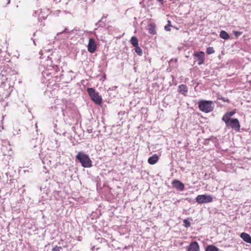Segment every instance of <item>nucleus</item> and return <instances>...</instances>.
I'll use <instances>...</instances> for the list:
<instances>
[{
  "instance_id": "1",
  "label": "nucleus",
  "mask_w": 251,
  "mask_h": 251,
  "mask_svg": "<svg viewBox=\"0 0 251 251\" xmlns=\"http://www.w3.org/2000/svg\"><path fill=\"white\" fill-rule=\"evenodd\" d=\"M76 159L78 160L81 165L84 168L92 167V161L88 155L82 152H79L76 156Z\"/></svg>"
},
{
  "instance_id": "2",
  "label": "nucleus",
  "mask_w": 251,
  "mask_h": 251,
  "mask_svg": "<svg viewBox=\"0 0 251 251\" xmlns=\"http://www.w3.org/2000/svg\"><path fill=\"white\" fill-rule=\"evenodd\" d=\"M87 91L93 101L98 105L101 104L102 99L101 96L99 95V93L97 92L95 89L88 88L87 89Z\"/></svg>"
},
{
  "instance_id": "3",
  "label": "nucleus",
  "mask_w": 251,
  "mask_h": 251,
  "mask_svg": "<svg viewBox=\"0 0 251 251\" xmlns=\"http://www.w3.org/2000/svg\"><path fill=\"white\" fill-rule=\"evenodd\" d=\"M223 121L227 127H230L236 131H239L240 124L237 118H231Z\"/></svg>"
},
{
  "instance_id": "4",
  "label": "nucleus",
  "mask_w": 251,
  "mask_h": 251,
  "mask_svg": "<svg viewBox=\"0 0 251 251\" xmlns=\"http://www.w3.org/2000/svg\"><path fill=\"white\" fill-rule=\"evenodd\" d=\"M194 61L197 62L198 64L201 65L203 62L204 52L203 51H200L195 52L194 54Z\"/></svg>"
},
{
  "instance_id": "5",
  "label": "nucleus",
  "mask_w": 251,
  "mask_h": 251,
  "mask_svg": "<svg viewBox=\"0 0 251 251\" xmlns=\"http://www.w3.org/2000/svg\"><path fill=\"white\" fill-rule=\"evenodd\" d=\"M87 49L89 52L93 53L95 52L97 49V44L93 38H90L87 46Z\"/></svg>"
},
{
  "instance_id": "6",
  "label": "nucleus",
  "mask_w": 251,
  "mask_h": 251,
  "mask_svg": "<svg viewBox=\"0 0 251 251\" xmlns=\"http://www.w3.org/2000/svg\"><path fill=\"white\" fill-rule=\"evenodd\" d=\"M214 107V105L212 101L205 100V113L212 111Z\"/></svg>"
},
{
  "instance_id": "7",
  "label": "nucleus",
  "mask_w": 251,
  "mask_h": 251,
  "mask_svg": "<svg viewBox=\"0 0 251 251\" xmlns=\"http://www.w3.org/2000/svg\"><path fill=\"white\" fill-rule=\"evenodd\" d=\"M172 184L173 187H174L177 190H179L180 191H182L184 189V184L178 180H176V179L174 180L173 181Z\"/></svg>"
},
{
  "instance_id": "8",
  "label": "nucleus",
  "mask_w": 251,
  "mask_h": 251,
  "mask_svg": "<svg viewBox=\"0 0 251 251\" xmlns=\"http://www.w3.org/2000/svg\"><path fill=\"white\" fill-rule=\"evenodd\" d=\"M178 91L179 93L186 96L188 92V88L186 85L181 84L178 86Z\"/></svg>"
},
{
  "instance_id": "9",
  "label": "nucleus",
  "mask_w": 251,
  "mask_h": 251,
  "mask_svg": "<svg viewBox=\"0 0 251 251\" xmlns=\"http://www.w3.org/2000/svg\"><path fill=\"white\" fill-rule=\"evenodd\" d=\"M188 251H199V246L196 242L190 243L188 248Z\"/></svg>"
},
{
  "instance_id": "10",
  "label": "nucleus",
  "mask_w": 251,
  "mask_h": 251,
  "mask_svg": "<svg viewBox=\"0 0 251 251\" xmlns=\"http://www.w3.org/2000/svg\"><path fill=\"white\" fill-rule=\"evenodd\" d=\"M236 113V109H234L232 111L226 112L222 117V121L231 119V117L233 116Z\"/></svg>"
},
{
  "instance_id": "11",
  "label": "nucleus",
  "mask_w": 251,
  "mask_h": 251,
  "mask_svg": "<svg viewBox=\"0 0 251 251\" xmlns=\"http://www.w3.org/2000/svg\"><path fill=\"white\" fill-rule=\"evenodd\" d=\"M240 237L246 243L251 244V236L249 234L242 232L240 234Z\"/></svg>"
},
{
  "instance_id": "12",
  "label": "nucleus",
  "mask_w": 251,
  "mask_h": 251,
  "mask_svg": "<svg viewBox=\"0 0 251 251\" xmlns=\"http://www.w3.org/2000/svg\"><path fill=\"white\" fill-rule=\"evenodd\" d=\"M158 156L157 154H154L149 158L148 162L151 165H154L158 162Z\"/></svg>"
},
{
  "instance_id": "13",
  "label": "nucleus",
  "mask_w": 251,
  "mask_h": 251,
  "mask_svg": "<svg viewBox=\"0 0 251 251\" xmlns=\"http://www.w3.org/2000/svg\"><path fill=\"white\" fill-rule=\"evenodd\" d=\"M156 25L153 23L149 24L148 25V29L150 33L151 34H155L156 33L155 30Z\"/></svg>"
},
{
  "instance_id": "14",
  "label": "nucleus",
  "mask_w": 251,
  "mask_h": 251,
  "mask_svg": "<svg viewBox=\"0 0 251 251\" xmlns=\"http://www.w3.org/2000/svg\"><path fill=\"white\" fill-rule=\"evenodd\" d=\"M220 37L224 40H228L230 38L229 34L225 30H222L220 32Z\"/></svg>"
},
{
  "instance_id": "15",
  "label": "nucleus",
  "mask_w": 251,
  "mask_h": 251,
  "mask_svg": "<svg viewBox=\"0 0 251 251\" xmlns=\"http://www.w3.org/2000/svg\"><path fill=\"white\" fill-rule=\"evenodd\" d=\"M219 249L214 245L208 246L205 250V251H219Z\"/></svg>"
},
{
  "instance_id": "16",
  "label": "nucleus",
  "mask_w": 251,
  "mask_h": 251,
  "mask_svg": "<svg viewBox=\"0 0 251 251\" xmlns=\"http://www.w3.org/2000/svg\"><path fill=\"white\" fill-rule=\"evenodd\" d=\"M130 43L133 45V47L138 46V40L136 37L133 36L130 39Z\"/></svg>"
},
{
  "instance_id": "17",
  "label": "nucleus",
  "mask_w": 251,
  "mask_h": 251,
  "mask_svg": "<svg viewBox=\"0 0 251 251\" xmlns=\"http://www.w3.org/2000/svg\"><path fill=\"white\" fill-rule=\"evenodd\" d=\"M197 201L200 203H202L204 202V195H199L197 198Z\"/></svg>"
},
{
  "instance_id": "18",
  "label": "nucleus",
  "mask_w": 251,
  "mask_h": 251,
  "mask_svg": "<svg viewBox=\"0 0 251 251\" xmlns=\"http://www.w3.org/2000/svg\"><path fill=\"white\" fill-rule=\"evenodd\" d=\"M212 200L213 198L210 195L205 194V203L210 202Z\"/></svg>"
},
{
  "instance_id": "19",
  "label": "nucleus",
  "mask_w": 251,
  "mask_h": 251,
  "mask_svg": "<svg viewBox=\"0 0 251 251\" xmlns=\"http://www.w3.org/2000/svg\"><path fill=\"white\" fill-rule=\"evenodd\" d=\"M135 48V52L139 55H142V49L139 47V46L134 47Z\"/></svg>"
},
{
  "instance_id": "20",
  "label": "nucleus",
  "mask_w": 251,
  "mask_h": 251,
  "mask_svg": "<svg viewBox=\"0 0 251 251\" xmlns=\"http://www.w3.org/2000/svg\"><path fill=\"white\" fill-rule=\"evenodd\" d=\"M206 52L208 54H211L215 52V50L213 47H209L206 49Z\"/></svg>"
},
{
  "instance_id": "21",
  "label": "nucleus",
  "mask_w": 251,
  "mask_h": 251,
  "mask_svg": "<svg viewBox=\"0 0 251 251\" xmlns=\"http://www.w3.org/2000/svg\"><path fill=\"white\" fill-rule=\"evenodd\" d=\"M172 26L171 22L170 21H168V24L165 26L164 29L168 31H171L170 27Z\"/></svg>"
},
{
  "instance_id": "22",
  "label": "nucleus",
  "mask_w": 251,
  "mask_h": 251,
  "mask_svg": "<svg viewBox=\"0 0 251 251\" xmlns=\"http://www.w3.org/2000/svg\"><path fill=\"white\" fill-rule=\"evenodd\" d=\"M199 108L201 110L204 111V100H201L199 105Z\"/></svg>"
},
{
  "instance_id": "23",
  "label": "nucleus",
  "mask_w": 251,
  "mask_h": 251,
  "mask_svg": "<svg viewBox=\"0 0 251 251\" xmlns=\"http://www.w3.org/2000/svg\"><path fill=\"white\" fill-rule=\"evenodd\" d=\"M183 223H184V226L186 227H190L191 226V223H190V221L187 219L184 220L183 221Z\"/></svg>"
},
{
  "instance_id": "24",
  "label": "nucleus",
  "mask_w": 251,
  "mask_h": 251,
  "mask_svg": "<svg viewBox=\"0 0 251 251\" xmlns=\"http://www.w3.org/2000/svg\"><path fill=\"white\" fill-rule=\"evenodd\" d=\"M61 249V247L56 246L52 249V251H60Z\"/></svg>"
},
{
  "instance_id": "25",
  "label": "nucleus",
  "mask_w": 251,
  "mask_h": 251,
  "mask_svg": "<svg viewBox=\"0 0 251 251\" xmlns=\"http://www.w3.org/2000/svg\"><path fill=\"white\" fill-rule=\"evenodd\" d=\"M233 33L236 37L239 36L241 34V32L237 31H234Z\"/></svg>"
},
{
  "instance_id": "26",
  "label": "nucleus",
  "mask_w": 251,
  "mask_h": 251,
  "mask_svg": "<svg viewBox=\"0 0 251 251\" xmlns=\"http://www.w3.org/2000/svg\"><path fill=\"white\" fill-rule=\"evenodd\" d=\"M10 1V0H8V3H9Z\"/></svg>"
},
{
  "instance_id": "27",
  "label": "nucleus",
  "mask_w": 251,
  "mask_h": 251,
  "mask_svg": "<svg viewBox=\"0 0 251 251\" xmlns=\"http://www.w3.org/2000/svg\"><path fill=\"white\" fill-rule=\"evenodd\" d=\"M250 85L251 86V80L250 81Z\"/></svg>"
},
{
  "instance_id": "28",
  "label": "nucleus",
  "mask_w": 251,
  "mask_h": 251,
  "mask_svg": "<svg viewBox=\"0 0 251 251\" xmlns=\"http://www.w3.org/2000/svg\"><path fill=\"white\" fill-rule=\"evenodd\" d=\"M206 176V174H205V175H204L205 177Z\"/></svg>"
}]
</instances>
